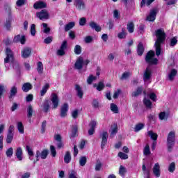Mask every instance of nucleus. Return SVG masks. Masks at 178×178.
Masks as SVG:
<instances>
[{"mask_svg": "<svg viewBox=\"0 0 178 178\" xmlns=\"http://www.w3.org/2000/svg\"><path fill=\"white\" fill-rule=\"evenodd\" d=\"M156 40L154 44V47L156 48V56H159L161 55V44L163 41H165L166 38V34L163 29H158L155 31Z\"/></svg>", "mask_w": 178, "mask_h": 178, "instance_id": "1", "label": "nucleus"}, {"mask_svg": "<svg viewBox=\"0 0 178 178\" xmlns=\"http://www.w3.org/2000/svg\"><path fill=\"white\" fill-rule=\"evenodd\" d=\"M176 141V134L175 131H170L167 137V147L168 151H172L173 147H175V143Z\"/></svg>", "mask_w": 178, "mask_h": 178, "instance_id": "2", "label": "nucleus"}, {"mask_svg": "<svg viewBox=\"0 0 178 178\" xmlns=\"http://www.w3.org/2000/svg\"><path fill=\"white\" fill-rule=\"evenodd\" d=\"M155 56V51H149L145 57V60L149 65H156L158 63V59L154 58Z\"/></svg>", "mask_w": 178, "mask_h": 178, "instance_id": "3", "label": "nucleus"}, {"mask_svg": "<svg viewBox=\"0 0 178 178\" xmlns=\"http://www.w3.org/2000/svg\"><path fill=\"white\" fill-rule=\"evenodd\" d=\"M36 16L40 20H47L49 19V13H48V10L44 9L42 10L40 12L36 13Z\"/></svg>", "mask_w": 178, "mask_h": 178, "instance_id": "4", "label": "nucleus"}, {"mask_svg": "<svg viewBox=\"0 0 178 178\" xmlns=\"http://www.w3.org/2000/svg\"><path fill=\"white\" fill-rule=\"evenodd\" d=\"M6 58L4 59V63H10L13 62V52L10 49L7 48L6 49Z\"/></svg>", "mask_w": 178, "mask_h": 178, "instance_id": "5", "label": "nucleus"}, {"mask_svg": "<svg viewBox=\"0 0 178 178\" xmlns=\"http://www.w3.org/2000/svg\"><path fill=\"white\" fill-rule=\"evenodd\" d=\"M108 136L109 135L106 131H104L100 134V138H102V143H101L102 149H104V148H105V145H106V143H108Z\"/></svg>", "mask_w": 178, "mask_h": 178, "instance_id": "6", "label": "nucleus"}, {"mask_svg": "<svg viewBox=\"0 0 178 178\" xmlns=\"http://www.w3.org/2000/svg\"><path fill=\"white\" fill-rule=\"evenodd\" d=\"M51 101L52 102L51 108L56 109V108H58V106L59 105V97H58V95L53 93L51 95Z\"/></svg>", "mask_w": 178, "mask_h": 178, "instance_id": "7", "label": "nucleus"}, {"mask_svg": "<svg viewBox=\"0 0 178 178\" xmlns=\"http://www.w3.org/2000/svg\"><path fill=\"white\" fill-rule=\"evenodd\" d=\"M152 76V71L151 70L149 67H147L143 74V80L145 83L147 81H149L151 80V77Z\"/></svg>", "mask_w": 178, "mask_h": 178, "instance_id": "8", "label": "nucleus"}, {"mask_svg": "<svg viewBox=\"0 0 178 178\" xmlns=\"http://www.w3.org/2000/svg\"><path fill=\"white\" fill-rule=\"evenodd\" d=\"M158 8H154L150 10L149 15L147 17V20L148 22H155V19L156 18V14L158 13Z\"/></svg>", "mask_w": 178, "mask_h": 178, "instance_id": "9", "label": "nucleus"}, {"mask_svg": "<svg viewBox=\"0 0 178 178\" xmlns=\"http://www.w3.org/2000/svg\"><path fill=\"white\" fill-rule=\"evenodd\" d=\"M74 6L78 10H84L86 9V3L83 0H74Z\"/></svg>", "mask_w": 178, "mask_h": 178, "instance_id": "10", "label": "nucleus"}, {"mask_svg": "<svg viewBox=\"0 0 178 178\" xmlns=\"http://www.w3.org/2000/svg\"><path fill=\"white\" fill-rule=\"evenodd\" d=\"M66 48H67V42L65 40L63 42L60 49L57 51V55H58V56H63L65 54V49H66Z\"/></svg>", "mask_w": 178, "mask_h": 178, "instance_id": "11", "label": "nucleus"}, {"mask_svg": "<svg viewBox=\"0 0 178 178\" xmlns=\"http://www.w3.org/2000/svg\"><path fill=\"white\" fill-rule=\"evenodd\" d=\"M69 111V105L67 104V103H65L61 106L60 116L61 118H66V115H67V111Z\"/></svg>", "mask_w": 178, "mask_h": 178, "instance_id": "12", "label": "nucleus"}, {"mask_svg": "<svg viewBox=\"0 0 178 178\" xmlns=\"http://www.w3.org/2000/svg\"><path fill=\"white\" fill-rule=\"evenodd\" d=\"M13 42H20V44H26V36L21 35H17L14 37Z\"/></svg>", "mask_w": 178, "mask_h": 178, "instance_id": "13", "label": "nucleus"}, {"mask_svg": "<svg viewBox=\"0 0 178 178\" xmlns=\"http://www.w3.org/2000/svg\"><path fill=\"white\" fill-rule=\"evenodd\" d=\"M30 55H31V49H30L29 47H25L21 51V56L24 59L29 58Z\"/></svg>", "mask_w": 178, "mask_h": 178, "instance_id": "14", "label": "nucleus"}, {"mask_svg": "<svg viewBox=\"0 0 178 178\" xmlns=\"http://www.w3.org/2000/svg\"><path fill=\"white\" fill-rule=\"evenodd\" d=\"M153 173L156 177H159L161 176V166L159 163L154 164L153 167Z\"/></svg>", "mask_w": 178, "mask_h": 178, "instance_id": "15", "label": "nucleus"}, {"mask_svg": "<svg viewBox=\"0 0 178 178\" xmlns=\"http://www.w3.org/2000/svg\"><path fill=\"white\" fill-rule=\"evenodd\" d=\"M84 64V60L83 59V57H79L76 63H75V68L77 69L78 70H80L81 69L83 68V65Z\"/></svg>", "mask_w": 178, "mask_h": 178, "instance_id": "16", "label": "nucleus"}, {"mask_svg": "<svg viewBox=\"0 0 178 178\" xmlns=\"http://www.w3.org/2000/svg\"><path fill=\"white\" fill-rule=\"evenodd\" d=\"M17 95V86H13L10 88V95L8 98L10 99H12V98H15V97H16Z\"/></svg>", "mask_w": 178, "mask_h": 178, "instance_id": "17", "label": "nucleus"}, {"mask_svg": "<svg viewBox=\"0 0 178 178\" xmlns=\"http://www.w3.org/2000/svg\"><path fill=\"white\" fill-rule=\"evenodd\" d=\"M47 7V3L44 1H37L33 4L34 9H43Z\"/></svg>", "mask_w": 178, "mask_h": 178, "instance_id": "18", "label": "nucleus"}, {"mask_svg": "<svg viewBox=\"0 0 178 178\" xmlns=\"http://www.w3.org/2000/svg\"><path fill=\"white\" fill-rule=\"evenodd\" d=\"M110 131V137L111 138H113L115 136H116V134H118V124H113V125H111Z\"/></svg>", "mask_w": 178, "mask_h": 178, "instance_id": "19", "label": "nucleus"}, {"mask_svg": "<svg viewBox=\"0 0 178 178\" xmlns=\"http://www.w3.org/2000/svg\"><path fill=\"white\" fill-rule=\"evenodd\" d=\"M142 170L144 173L145 178H149V173L151 172V167H146L145 164H143Z\"/></svg>", "mask_w": 178, "mask_h": 178, "instance_id": "20", "label": "nucleus"}, {"mask_svg": "<svg viewBox=\"0 0 178 178\" xmlns=\"http://www.w3.org/2000/svg\"><path fill=\"white\" fill-rule=\"evenodd\" d=\"M89 26L90 29H92V30H95V31L99 32L102 30L101 26H99V25H98V24L95 23V22L94 21H91L89 23Z\"/></svg>", "mask_w": 178, "mask_h": 178, "instance_id": "21", "label": "nucleus"}, {"mask_svg": "<svg viewBox=\"0 0 178 178\" xmlns=\"http://www.w3.org/2000/svg\"><path fill=\"white\" fill-rule=\"evenodd\" d=\"M33 89V85H31V83L27 82V83H24L22 85V91H24V92H29V91H30V90Z\"/></svg>", "mask_w": 178, "mask_h": 178, "instance_id": "22", "label": "nucleus"}, {"mask_svg": "<svg viewBox=\"0 0 178 178\" xmlns=\"http://www.w3.org/2000/svg\"><path fill=\"white\" fill-rule=\"evenodd\" d=\"M15 156L19 161H23V149H22V147H17Z\"/></svg>", "mask_w": 178, "mask_h": 178, "instance_id": "23", "label": "nucleus"}, {"mask_svg": "<svg viewBox=\"0 0 178 178\" xmlns=\"http://www.w3.org/2000/svg\"><path fill=\"white\" fill-rule=\"evenodd\" d=\"M75 90L76 91L77 97L79 98H83V95H84V92H83V89L79 85H75Z\"/></svg>", "mask_w": 178, "mask_h": 178, "instance_id": "24", "label": "nucleus"}, {"mask_svg": "<svg viewBox=\"0 0 178 178\" xmlns=\"http://www.w3.org/2000/svg\"><path fill=\"white\" fill-rule=\"evenodd\" d=\"M72 161V154H70V152H66L64 156V162L65 163H70Z\"/></svg>", "mask_w": 178, "mask_h": 178, "instance_id": "25", "label": "nucleus"}, {"mask_svg": "<svg viewBox=\"0 0 178 178\" xmlns=\"http://www.w3.org/2000/svg\"><path fill=\"white\" fill-rule=\"evenodd\" d=\"M127 35V32H126V29H124V28H122V31L118 34V38H120V40H124Z\"/></svg>", "mask_w": 178, "mask_h": 178, "instance_id": "26", "label": "nucleus"}, {"mask_svg": "<svg viewBox=\"0 0 178 178\" xmlns=\"http://www.w3.org/2000/svg\"><path fill=\"white\" fill-rule=\"evenodd\" d=\"M127 29L131 34L134 33V23L133 22H128L127 24Z\"/></svg>", "mask_w": 178, "mask_h": 178, "instance_id": "27", "label": "nucleus"}, {"mask_svg": "<svg viewBox=\"0 0 178 178\" xmlns=\"http://www.w3.org/2000/svg\"><path fill=\"white\" fill-rule=\"evenodd\" d=\"M93 87L97 88V91H102L104 88H105V85L104 84V82L100 81L99 82L98 85L97 83H95L93 85Z\"/></svg>", "mask_w": 178, "mask_h": 178, "instance_id": "28", "label": "nucleus"}, {"mask_svg": "<svg viewBox=\"0 0 178 178\" xmlns=\"http://www.w3.org/2000/svg\"><path fill=\"white\" fill-rule=\"evenodd\" d=\"M143 104L148 109H151L152 108V102H151V100H149V99H147V97L144 98Z\"/></svg>", "mask_w": 178, "mask_h": 178, "instance_id": "29", "label": "nucleus"}, {"mask_svg": "<svg viewBox=\"0 0 178 178\" xmlns=\"http://www.w3.org/2000/svg\"><path fill=\"white\" fill-rule=\"evenodd\" d=\"M51 106H49V100H46L43 104V111L45 113H48Z\"/></svg>", "mask_w": 178, "mask_h": 178, "instance_id": "30", "label": "nucleus"}, {"mask_svg": "<svg viewBox=\"0 0 178 178\" xmlns=\"http://www.w3.org/2000/svg\"><path fill=\"white\" fill-rule=\"evenodd\" d=\"M169 118V113L165 112H161L159 115V118L160 120H168Z\"/></svg>", "mask_w": 178, "mask_h": 178, "instance_id": "31", "label": "nucleus"}, {"mask_svg": "<svg viewBox=\"0 0 178 178\" xmlns=\"http://www.w3.org/2000/svg\"><path fill=\"white\" fill-rule=\"evenodd\" d=\"M49 88V84L46 83L40 90V95L41 97H44L45 94H47V91H48V89Z\"/></svg>", "mask_w": 178, "mask_h": 178, "instance_id": "32", "label": "nucleus"}, {"mask_svg": "<svg viewBox=\"0 0 178 178\" xmlns=\"http://www.w3.org/2000/svg\"><path fill=\"white\" fill-rule=\"evenodd\" d=\"M138 55L139 56H141L144 54V45L143 43H139L138 44V49H137Z\"/></svg>", "mask_w": 178, "mask_h": 178, "instance_id": "33", "label": "nucleus"}, {"mask_svg": "<svg viewBox=\"0 0 178 178\" xmlns=\"http://www.w3.org/2000/svg\"><path fill=\"white\" fill-rule=\"evenodd\" d=\"M17 127L18 131L21 134H24V127L23 126V123H22V122H17Z\"/></svg>", "mask_w": 178, "mask_h": 178, "instance_id": "34", "label": "nucleus"}, {"mask_svg": "<svg viewBox=\"0 0 178 178\" xmlns=\"http://www.w3.org/2000/svg\"><path fill=\"white\" fill-rule=\"evenodd\" d=\"M176 74H177V71L175 69H172L168 75L169 80H170V81H173V79H175Z\"/></svg>", "mask_w": 178, "mask_h": 178, "instance_id": "35", "label": "nucleus"}, {"mask_svg": "<svg viewBox=\"0 0 178 178\" xmlns=\"http://www.w3.org/2000/svg\"><path fill=\"white\" fill-rule=\"evenodd\" d=\"M147 134L150 137V138H152V140H158V134H156V133H154L152 131H149L147 132Z\"/></svg>", "mask_w": 178, "mask_h": 178, "instance_id": "36", "label": "nucleus"}, {"mask_svg": "<svg viewBox=\"0 0 178 178\" xmlns=\"http://www.w3.org/2000/svg\"><path fill=\"white\" fill-rule=\"evenodd\" d=\"M27 116L29 119H31L33 117V106L29 105L27 108Z\"/></svg>", "mask_w": 178, "mask_h": 178, "instance_id": "37", "label": "nucleus"}, {"mask_svg": "<svg viewBox=\"0 0 178 178\" xmlns=\"http://www.w3.org/2000/svg\"><path fill=\"white\" fill-rule=\"evenodd\" d=\"M75 24H76L74 22H70L67 24L65 26V31H69V30H72V29L74 27Z\"/></svg>", "mask_w": 178, "mask_h": 178, "instance_id": "38", "label": "nucleus"}, {"mask_svg": "<svg viewBox=\"0 0 178 178\" xmlns=\"http://www.w3.org/2000/svg\"><path fill=\"white\" fill-rule=\"evenodd\" d=\"M111 111L114 113H119V108H118V106L113 103L111 104Z\"/></svg>", "mask_w": 178, "mask_h": 178, "instance_id": "39", "label": "nucleus"}, {"mask_svg": "<svg viewBox=\"0 0 178 178\" xmlns=\"http://www.w3.org/2000/svg\"><path fill=\"white\" fill-rule=\"evenodd\" d=\"M144 124L143 123H139L138 124H136L135 126V128H134V131H136V133L140 131V130H143V129H144Z\"/></svg>", "mask_w": 178, "mask_h": 178, "instance_id": "40", "label": "nucleus"}, {"mask_svg": "<svg viewBox=\"0 0 178 178\" xmlns=\"http://www.w3.org/2000/svg\"><path fill=\"white\" fill-rule=\"evenodd\" d=\"M102 168V163L101 162V161L97 160L95 164V169L97 172H99V170H101Z\"/></svg>", "mask_w": 178, "mask_h": 178, "instance_id": "41", "label": "nucleus"}, {"mask_svg": "<svg viewBox=\"0 0 178 178\" xmlns=\"http://www.w3.org/2000/svg\"><path fill=\"white\" fill-rule=\"evenodd\" d=\"M86 163H87V157L81 156L79 159V165H80V166H86Z\"/></svg>", "mask_w": 178, "mask_h": 178, "instance_id": "42", "label": "nucleus"}, {"mask_svg": "<svg viewBox=\"0 0 178 178\" xmlns=\"http://www.w3.org/2000/svg\"><path fill=\"white\" fill-rule=\"evenodd\" d=\"M78 130L79 127H77V125L72 126L71 137H76Z\"/></svg>", "mask_w": 178, "mask_h": 178, "instance_id": "43", "label": "nucleus"}, {"mask_svg": "<svg viewBox=\"0 0 178 178\" xmlns=\"http://www.w3.org/2000/svg\"><path fill=\"white\" fill-rule=\"evenodd\" d=\"M175 170H176V163H175V162H172L170 164L168 167V171L170 173H173Z\"/></svg>", "mask_w": 178, "mask_h": 178, "instance_id": "44", "label": "nucleus"}, {"mask_svg": "<svg viewBox=\"0 0 178 178\" xmlns=\"http://www.w3.org/2000/svg\"><path fill=\"white\" fill-rule=\"evenodd\" d=\"M74 52L76 55H80L81 54V46L76 44L74 47Z\"/></svg>", "mask_w": 178, "mask_h": 178, "instance_id": "45", "label": "nucleus"}, {"mask_svg": "<svg viewBox=\"0 0 178 178\" xmlns=\"http://www.w3.org/2000/svg\"><path fill=\"white\" fill-rule=\"evenodd\" d=\"M95 80H97V76L90 75L87 79V83L88 84H92V81H95Z\"/></svg>", "mask_w": 178, "mask_h": 178, "instance_id": "46", "label": "nucleus"}, {"mask_svg": "<svg viewBox=\"0 0 178 178\" xmlns=\"http://www.w3.org/2000/svg\"><path fill=\"white\" fill-rule=\"evenodd\" d=\"M177 44V37H173L170 40V47H175Z\"/></svg>", "mask_w": 178, "mask_h": 178, "instance_id": "47", "label": "nucleus"}, {"mask_svg": "<svg viewBox=\"0 0 178 178\" xmlns=\"http://www.w3.org/2000/svg\"><path fill=\"white\" fill-rule=\"evenodd\" d=\"M127 170H126V168H124L123 165L120 166V170H119V175L120 176H124Z\"/></svg>", "mask_w": 178, "mask_h": 178, "instance_id": "48", "label": "nucleus"}, {"mask_svg": "<svg viewBox=\"0 0 178 178\" xmlns=\"http://www.w3.org/2000/svg\"><path fill=\"white\" fill-rule=\"evenodd\" d=\"M141 92H143V88L139 87L136 91L132 93V97H138Z\"/></svg>", "mask_w": 178, "mask_h": 178, "instance_id": "49", "label": "nucleus"}, {"mask_svg": "<svg viewBox=\"0 0 178 178\" xmlns=\"http://www.w3.org/2000/svg\"><path fill=\"white\" fill-rule=\"evenodd\" d=\"M42 26L44 29L43 33H44L45 34H48V33L51 31V28L48 27V24L47 23H43Z\"/></svg>", "mask_w": 178, "mask_h": 178, "instance_id": "50", "label": "nucleus"}, {"mask_svg": "<svg viewBox=\"0 0 178 178\" xmlns=\"http://www.w3.org/2000/svg\"><path fill=\"white\" fill-rule=\"evenodd\" d=\"M44 70V66L42 65V63L41 61H39L38 63V73H42Z\"/></svg>", "mask_w": 178, "mask_h": 178, "instance_id": "51", "label": "nucleus"}, {"mask_svg": "<svg viewBox=\"0 0 178 178\" xmlns=\"http://www.w3.org/2000/svg\"><path fill=\"white\" fill-rule=\"evenodd\" d=\"M13 140V134H8L7 138H6L7 144H10Z\"/></svg>", "mask_w": 178, "mask_h": 178, "instance_id": "52", "label": "nucleus"}, {"mask_svg": "<svg viewBox=\"0 0 178 178\" xmlns=\"http://www.w3.org/2000/svg\"><path fill=\"white\" fill-rule=\"evenodd\" d=\"M144 155H149L151 154V150L149 149V145H146L144 150H143Z\"/></svg>", "mask_w": 178, "mask_h": 178, "instance_id": "53", "label": "nucleus"}, {"mask_svg": "<svg viewBox=\"0 0 178 178\" xmlns=\"http://www.w3.org/2000/svg\"><path fill=\"white\" fill-rule=\"evenodd\" d=\"M47 156H48V150L44 149L40 153V158L42 159H47Z\"/></svg>", "mask_w": 178, "mask_h": 178, "instance_id": "54", "label": "nucleus"}, {"mask_svg": "<svg viewBox=\"0 0 178 178\" xmlns=\"http://www.w3.org/2000/svg\"><path fill=\"white\" fill-rule=\"evenodd\" d=\"M118 156H119V158H120V159H129V155H127V154H124L122 152H120L118 153Z\"/></svg>", "mask_w": 178, "mask_h": 178, "instance_id": "55", "label": "nucleus"}, {"mask_svg": "<svg viewBox=\"0 0 178 178\" xmlns=\"http://www.w3.org/2000/svg\"><path fill=\"white\" fill-rule=\"evenodd\" d=\"M7 156L8 158H11L12 155H13V147H10L7 149L6 152Z\"/></svg>", "mask_w": 178, "mask_h": 178, "instance_id": "56", "label": "nucleus"}, {"mask_svg": "<svg viewBox=\"0 0 178 178\" xmlns=\"http://www.w3.org/2000/svg\"><path fill=\"white\" fill-rule=\"evenodd\" d=\"M26 151H27L29 156H34V152H33V149L31 148H30V146L26 145Z\"/></svg>", "mask_w": 178, "mask_h": 178, "instance_id": "57", "label": "nucleus"}, {"mask_svg": "<svg viewBox=\"0 0 178 178\" xmlns=\"http://www.w3.org/2000/svg\"><path fill=\"white\" fill-rule=\"evenodd\" d=\"M149 98L154 102H156V95L154 92H151L148 95Z\"/></svg>", "mask_w": 178, "mask_h": 178, "instance_id": "58", "label": "nucleus"}, {"mask_svg": "<svg viewBox=\"0 0 178 178\" xmlns=\"http://www.w3.org/2000/svg\"><path fill=\"white\" fill-rule=\"evenodd\" d=\"M94 39H92V36H86L85 38H84V42H86V44H90V42L92 41H93Z\"/></svg>", "mask_w": 178, "mask_h": 178, "instance_id": "59", "label": "nucleus"}, {"mask_svg": "<svg viewBox=\"0 0 178 178\" xmlns=\"http://www.w3.org/2000/svg\"><path fill=\"white\" fill-rule=\"evenodd\" d=\"M87 23V19L86 17H81L79 19V25L80 26H86Z\"/></svg>", "mask_w": 178, "mask_h": 178, "instance_id": "60", "label": "nucleus"}, {"mask_svg": "<svg viewBox=\"0 0 178 178\" xmlns=\"http://www.w3.org/2000/svg\"><path fill=\"white\" fill-rule=\"evenodd\" d=\"M89 127H90V129H95V127H97V121L95 120L90 121L89 124Z\"/></svg>", "mask_w": 178, "mask_h": 178, "instance_id": "61", "label": "nucleus"}, {"mask_svg": "<svg viewBox=\"0 0 178 178\" xmlns=\"http://www.w3.org/2000/svg\"><path fill=\"white\" fill-rule=\"evenodd\" d=\"M31 34L34 37L35 35V24H33L31 26Z\"/></svg>", "mask_w": 178, "mask_h": 178, "instance_id": "62", "label": "nucleus"}, {"mask_svg": "<svg viewBox=\"0 0 178 178\" xmlns=\"http://www.w3.org/2000/svg\"><path fill=\"white\" fill-rule=\"evenodd\" d=\"M25 3H26V0H17L16 1V5L17 6H19V7L23 6V5H25Z\"/></svg>", "mask_w": 178, "mask_h": 178, "instance_id": "63", "label": "nucleus"}, {"mask_svg": "<svg viewBox=\"0 0 178 178\" xmlns=\"http://www.w3.org/2000/svg\"><path fill=\"white\" fill-rule=\"evenodd\" d=\"M50 151L51 152L52 156H56V150L55 149V147L54 145L50 146Z\"/></svg>", "mask_w": 178, "mask_h": 178, "instance_id": "64", "label": "nucleus"}]
</instances>
